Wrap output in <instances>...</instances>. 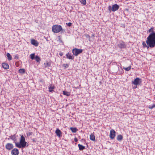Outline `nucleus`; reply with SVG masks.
I'll return each mask as SVG.
<instances>
[{"mask_svg": "<svg viewBox=\"0 0 155 155\" xmlns=\"http://www.w3.org/2000/svg\"><path fill=\"white\" fill-rule=\"evenodd\" d=\"M148 48H153L155 46V33H152L147 37L146 41Z\"/></svg>", "mask_w": 155, "mask_h": 155, "instance_id": "nucleus-1", "label": "nucleus"}, {"mask_svg": "<svg viewBox=\"0 0 155 155\" xmlns=\"http://www.w3.org/2000/svg\"><path fill=\"white\" fill-rule=\"evenodd\" d=\"M15 143L16 147L19 148H24L28 146V144L25 141V138L23 135L21 136L19 143L15 142Z\"/></svg>", "mask_w": 155, "mask_h": 155, "instance_id": "nucleus-2", "label": "nucleus"}, {"mask_svg": "<svg viewBox=\"0 0 155 155\" xmlns=\"http://www.w3.org/2000/svg\"><path fill=\"white\" fill-rule=\"evenodd\" d=\"M52 31L54 33H58L62 31L63 29L61 25H55L52 26Z\"/></svg>", "mask_w": 155, "mask_h": 155, "instance_id": "nucleus-3", "label": "nucleus"}, {"mask_svg": "<svg viewBox=\"0 0 155 155\" xmlns=\"http://www.w3.org/2000/svg\"><path fill=\"white\" fill-rule=\"evenodd\" d=\"M83 52V50L81 49L75 48L72 50V53L75 56H77L79 54L82 53Z\"/></svg>", "mask_w": 155, "mask_h": 155, "instance_id": "nucleus-4", "label": "nucleus"}, {"mask_svg": "<svg viewBox=\"0 0 155 155\" xmlns=\"http://www.w3.org/2000/svg\"><path fill=\"white\" fill-rule=\"evenodd\" d=\"M141 83V79L139 78H136L132 82V84L136 85L140 84Z\"/></svg>", "mask_w": 155, "mask_h": 155, "instance_id": "nucleus-5", "label": "nucleus"}, {"mask_svg": "<svg viewBox=\"0 0 155 155\" xmlns=\"http://www.w3.org/2000/svg\"><path fill=\"white\" fill-rule=\"evenodd\" d=\"M115 134L116 132L114 130H111L110 131L109 135L110 138L111 139H114L115 136Z\"/></svg>", "mask_w": 155, "mask_h": 155, "instance_id": "nucleus-6", "label": "nucleus"}, {"mask_svg": "<svg viewBox=\"0 0 155 155\" xmlns=\"http://www.w3.org/2000/svg\"><path fill=\"white\" fill-rule=\"evenodd\" d=\"M5 147L6 149L9 150L13 149V145L12 143H8L5 145Z\"/></svg>", "mask_w": 155, "mask_h": 155, "instance_id": "nucleus-7", "label": "nucleus"}, {"mask_svg": "<svg viewBox=\"0 0 155 155\" xmlns=\"http://www.w3.org/2000/svg\"><path fill=\"white\" fill-rule=\"evenodd\" d=\"M12 155H18L19 154V151L17 148H14L12 150Z\"/></svg>", "mask_w": 155, "mask_h": 155, "instance_id": "nucleus-8", "label": "nucleus"}, {"mask_svg": "<svg viewBox=\"0 0 155 155\" xmlns=\"http://www.w3.org/2000/svg\"><path fill=\"white\" fill-rule=\"evenodd\" d=\"M31 44L36 47L38 46L39 45V43L38 41L34 39H32L31 40Z\"/></svg>", "mask_w": 155, "mask_h": 155, "instance_id": "nucleus-9", "label": "nucleus"}, {"mask_svg": "<svg viewBox=\"0 0 155 155\" xmlns=\"http://www.w3.org/2000/svg\"><path fill=\"white\" fill-rule=\"evenodd\" d=\"M119 8V6L117 4H115L112 6V11L115 12Z\"/></svg>", "mask_w": 155, "mask_h": 155, "instance_id": "nucleus-10", "label": "nucleus"}, {"mask_svg": "<svg viewBox=\"0 0 155 155\" xmlns=\"http://www.w3.org/2000/svg\"><path fill=\"white\" fill-rule=\"evenodd\" d=\"M55 133L56 134L57 136L59 137H61L62 133L58 129H57L55 131Z\"/></svg>", "mask_w": 155, "mask_h": 155, "instance_id": "nucleus-11", "label": "nucleus"}, {"mask_svg": "<svg viewBox=\"0 0 155 155\" xmlns=\"http://www.w3.org/2000/svg\"><path fill=\"white\" fill-rule=\"evenodd\" d=\"M118 46L120 48H124L125 47L124 42L122 41H121L120 42L119 44H118Z\"/></svg>", "mask_w": 155, "mask_h": 155, "instance_id": "nucleus-12", "label": "nucleus"}, {"mask_svg": "<svg viewBox=\"0 0 155 155\" xmlns=\"http://www.w3.org/2000/svg\"><path fill=\"white\" fill-rule=\"evenodd\" d=\"M2 67L5 69L7 70L9 68V65L8 64L5 62H3L2 63Z\"/></svg>", "mask_w": 155, "mask_h": 155, "instance_id": "nucleus-13", "label": "nucleus"}, {"mask_svg": "<svg viewBox=\"0 0 155 155\" xmlns=\"http://www.w3.org/2000/svg\"><path fill=\"white\" fill-rule=\"evenodd\" d=\"M66 56L67 58L69 59H73L74 58V57L70 53H68L66 54Z\"/></svg>", "mask_w": 155, "mask_h": 155, "instance_id": "nucleus-14", "label": "nucleus"}, {"mask_svg": "<svg viewBox=\"0 0 155 155\" xmlns=\"http://www.w3.org/2000/svg\"><path fill=\"white\" fill-rule=\"evenodd\" d=\"M78 146L79 147V150H83L85 149V146H84L80 144H78Z\"/></svg>", "mask_w": 155, "mask_h": 155, "instance_id": "nucleus-15", "label": "nucleus"}, {"mask_svg": "<svg viewBox=\"0 0 155 155\" xmlns=\"http://www.w3.org/2000/svg\"><path fill=\"white\" fill-rule=\"evenodd\" d=\"M10 138L14 141L15 143L16 142L15 141L16 140V138L15 135L11 136L10 137Z\"/></svg>", "mask_w": 155, "mask_h": 155, "instance_id": "nucleus-16", "label": "nucleus"}, {"mask_svg": "<svg viewBox=\"0 0 155 155\" xmlns=\"http://www.w3.org/2000/svg\"><path fill=\"white\" fill-rule=\"evenodd\" d=\"M90 139L91 140L93 141L95 140V137L94 135L93 134H91L90 135Z\"/></svg>", "mask_w": 155, "mask_h": 155, "instance_id": "nucleus-17", "label": "nucleus"}, {"mask_svg": "<svg viewBox=\"0 0 155 155\" xmlns=\"http://www.w3.org/2000/svg\"><path fill=\"white\" fill-rule=\"evenodd\" d=\"M123 137L121 135H119L117 136V139L119 141H121L123 139Z\"/></svg>", "mask_w": 155, "mask_h": 155, "instance_id": "nucleus-18", "label": "nucleus"}, {"mask_svg": "<svg viewBox=\"0 0 155 155\" xmlns=\"http://www.w3.org/2000/svg\"><path fill=\"white\" fill-rule=\"evenodd\" d=\"M54 87L53 85H51L50 87H49V90L50 92L52 91H53V89H54Z\"/></svg>", "mask_w": 155, "mask_h": 155, "instance_id": "nucleus-19", "label": "nucleus"}, {"mask_svg": "<svg viewBox=\"0 0 155 155\" xmlns=\"http://www.w3.org/2000/svg\"><path fill=\"white\" fill-rule=\"evenodd\" d=\"M70 130L73 133H75L77 130V129L76 128H74L71 127L70 128Z\"/></svg>", "mask_w": 155, "mask_h": 155, "instance_id": "nucleus-20", "label": "nucleus"}, {"mask_svg": "<svg viewBox=\"0 0 155 155\" xmlns=\"http://www.w3.org/2000/svg\"><path fill=\"white\" fill-rule=\"evenodd\" d=\"M6 55L8 57V60H9V61H10L12 60V57L11 55H10V54L9 53H7V54Z\"/></svg>", "mask_w": 155, "mask_h": 155, "instance_id": "nucleus-21", "label": "nucleus"}, {"mask_svg": "<svg viewBox=\"0 0 155 155\" xmlns=\"http://www.w3.org/2000/svg\"><path fill=\"white\" fill-rule=\"evenodd\" d=\"M35 58L36 61L37 62H40L41 61V59L40 58L38 55H36L35 57Z\"/></svg>", "mask_w": 155, "mask_h": 155, "instance_id": "nucleus-22", "label": "nucleus"}, {"mask_svg": "<svg viewBox=\"0 0 155 155\" xmlns=\"http://www.w3.org/2000/svg\"><path fill=\"white\" fill-rule=\"evenodd\" d=\"M45 66V68L49 67L51 66L50 63L47 62L46 63H44Z\"/></svg>", "mask_w": 155, "mask_h": 155, "instance_id": "nucleus-23", "label": "nucleus"}, {"mask_svg": "<svg viewBox=\"0 0 155 155\" xmlns=\"http://www.w3.org/2000/svg\"><path fill=\"white\" fill-rule=\"evenodd\" d=\"M80 1L81 3L84 5H85L86 4V0H80Z\"/></svg>", "mask_w": 155, "mask_h": 155, "instance_id": "nucleus-24", "label": "nucleus"}, {"mask_svg": "<svg viewBox=\"0 0 155 155\" xmlns=\"http://www.w3.org/2000/svg\"><path fill=\"white\" fill-rule=\"evenodd\" d=\"M63 94L64 95H66L67 96H68L70 95V93L68 92L63 91Z\"/></svg>", "mask_w": 155, "mask_h": 155, "instance_id": "nucleus-25", "label": "nucleus"}, {"mask_svg": "<svg viewBox=\"0 0 155 155\" xmlns=\"http://www.w3.org/2000/svg\"><path fill=\"white\" fill-rule=\"evenodd\" d=\"M131 66H129L128 67H127V68H125V67L123 68L126 71H130L131 69Z\"/></svg>", "mask_w": 155, "mask_h": 155, "instance_id": "nucleus-26", "label": "nucleus"}, {"mask_svg": "<svg viewBox=\"0 0 155 155\" xmlns=\"http://www.w3.org/2000/svg\"><path fill=\"white\" fill-rule=\"evenodd\" d=\"M19 72L21 74H24L25 73V70L23 69H21L19 70Z\"/></svg>", "mask_w": 155, "mask_h": 155, "instance_id": "nucleus-27", "label": "nucleus"}, {"mask_svg": "<svg viewBox=\"0 0 155 155\" xmlns=\"http://www.w3.org/2000/svg\"><path fill=\"white\" fill-rule=\"evenodd\" d=\"M30 56L32 60H33L35 58V54L34 53L31 54H30Z\"/></svg>", "mask_w": 155, "mask_h": 155, "instance_id": "nucleus-28", "label": "nucleus"}, {"mask_svg": "<svg viewBox=\"0 0 155 155\" xmlns=\"http://www.w3.org/2000/svg\"><path fill=\"white\" fill-rule=\"evenodd\" d=\"M142 45L144 48L147 47V49L149 48L147 47V45L146 43L144 41L142 42Z\"/></svg>", "mask_w": 155, "mask_h": 155, "instance_id": "nucleus-29", "label": "nucleus"}, {"mask_svg": "<svg viewBox=\"0 0 155 155\" xmlns=\"http://www.w3.org/2000/svg\"><path fill=\"white\" fill-rule=\"evenodd\" d=\"M153 28H151L150 29L149 31L148 32H152V33H154L153 31Z\"/></svg>", "mask_w": 155, "mask_h": 155, "instance_id": "nucleus-30", "label": "nucleus"}, {"mask_svg": "<svg viewBox=\"0 0 155 155\" xmlns=\"http://www.w3.org/2000/svg\"><path fill=\"white\" fill-rule=\"evenodd\" d=\"M63 66L64 68H66L69 66V65L67 64H63Z\"/></svg>", "mask_w": 155, "mask_h": 155, "instance_id": "nucleus-31", "label": "nucleus"}, {"mask_svg": "<svg viewBox=\"0 0 155 155\" xmlns=\"http://www.w3.org/2000/svg\"><path fill=\"white\" fill-rule=\"evenodd\" d=\"M108 9L110 12H111L112 11V7L109 5L108 7Z\"/></svg>", "mask_w": 155, "mask_h": 155, "instance_id": "nucleus-32", "label": "nucleus"}, {"mask_svg": "<svg viewBox=\"0 0 155 155\" xmlns=\"http://www.w3.org/2000/svg\"><path fill=\"white\" fill-rule=\"evenodd\" d=\"M32 133L31 132H29L28 133H27V136H30L32 135Z\"/></svg>", "mask_w": 155, "mask_h": 155, "instance_id": "nucleus-33", "label": "nucleus"}, {"mask_svg": "<svg viewBox=\"0 0 155 155\" xmlns=\"http://www.w3.org/2000/svg\"><path fill=\"white\" fill-rule=\"evenodd\" d=\"M67 24V25L68 26H71V25H72V23H71V22H69L67 24Z\"/></svg>", "mask_w": 155, "mask_h": 155, "instance_id": "nucleus-34", "label": "nucleus"}, {"mask_svg": "<svg viewBox=\"0 0 155 155\" xmlns=\"http://www.w3.org/2000/svg\"><path fill=\"white\" fill-rule=\"evenodd\" d=\"M85 36H86L87 38H90V36H89L88 35V34H85Z\"/></svg>", "mask_w": 155, "mask_h": 155, "instance_id": "nucleus-35", "label": "nucleus"}, {"mask_svg": "<svg viewBox=\"0 0 155 155\" xmlns=\"http://www.w3.org/2000/svg\"><path fill=\"white\" fill-rule=\"evenodd\" d=\"M74 140L75 142H77L78 141V139L77 138H74Z\"/></svg>", "mask_w": 155, "mask_h": 155, "instance_id": "nucleus-36", "label": "nucleus"}, {"mask_svg": "<svg viewBox=\"0 0 155 155\" xmlns=\"http://www.w3.org/2000/svg\"><path fill=\"white\" fill-rule=\"evenodd\" d=\"M155 107V105L154 104L153 105L152 107H149V108H150V109H152V108H153V107Z\"/></svg>", "mask_w": 155, "mask_h": 155, "instance_id": "nucleus-37", "label": "nucleus"}, {"mask_svg": "<svg viewBox=\"0 0 155 155\" xmlns=\"http://www.w3.org/2000/svg\"><path fill=\"white\" fill-rule=\"evenodd\" d=\"M59 54L60 56H62L63 55V54L62 52L60 53Z\"/></svg>", "mask_w": 155, "mask_h": 155, "instance_id": "nucleus-38", "label": "nucleus"}, {"mask_svg": "<svg viewBox=\"0 0 155 155\" xmlns=\"http://www.w3.org/2000/svg\"><path fill=\"white\" fill-rule=\"evenodd\" d=\"M39 81L40 82H43L44 81V80L43 79H41V80H39Z\"/></svg>", "mask_w": 155, "mask_h": 155, "instance_id": "nucleus-39", "label": "nucleus"}, {"mask_svg": "<svg viewBox=\"0 0 155 155\" xmlns=\"http://www.w3.org/2000/svg\"><path fill=\"white\" fill-rule=\"evenodd\" d=\"M94 34H93L92 36V37H94Z\"/></svg>", "mask_w": 155, "mask_h": 155, "instance_id": "nucleus-40", "label": "nucleus"}]
</instances>
